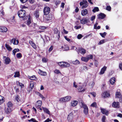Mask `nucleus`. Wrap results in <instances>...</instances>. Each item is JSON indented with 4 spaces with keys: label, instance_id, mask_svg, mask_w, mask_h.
Wrapping results in <instances>:
<instances>
[{
    "label": "nucleus",
    "instance_id": "1",
    "mask_svg": "<svg viewBox=\"0 0 122 122\" xmlns=\"http://www.w3.org/2000/svg\"><path fill=\"white\" fill-rule=\"evenodd\" d=\"M71 98V97L70 96H67L60 98L59 101L61 102H66L70 101Z\"/></svg>",
    "mask_w": 122,
    "mask_h": 122
},
{
    "label": "nucleus",
    "instance_id": "2",
    "mask_svg": "<svg viewBox=\"0 0 122 122\" xmlns=\"http://www.w3.org/2000/svg\"><path fill=\"white\" fill-rule=\"evenodd\" d=\"M26 15L25 11L23 9L20 10L18 12V15L20 18H23Z\"/></svg>",
    "mask_w": 122,
    "mask_h": 122
},
{
    "label": "nucleus",
    "instance_id": "3",
    "mask_svg": "<svg viewBox=\"0 0 122 122\" xmlns=\"http://www.w3.org/2000/svg\"><path fill=\"white\" fill-rule=\"evenodd\" d=\"M58 65L63 68L69 67L70 65L69 63L64 62H60L58 63Z\"/></svg>",
    "mask_w": 122,
    "mask_h": 122
},
{
    "label": "nucleus",
    "instance_id": "4",
    "mask_svg": "<svg viewBox=\"0 0 122 122\" xmlns=\"http://www.w3.org/2000/svg\"><path fill=\"white\" fill-rule=\"evenodd\" d=\"M81 103L82 107L84 109L83 110L84 113L86 115L87 114L88 112V109L86 105L84 103L82 102Z\"/></svg>",
    "mask_w": 122,
    "mask_h": 122
},
{
    "label": "nucleus",
    "instance_id": "5",
    "mask_svg": "<svg viewBox=\"0 0 122 122\" xmlns=\"http://www.w3.org/2000/svg\"><path fill=\"white\" fill-rule=\"evenodd\" d=\"M80 6H82L81 8L83 9L87 7L88 6L87 2L86 0H83L80 3Z\"/></svg>",
    "mask_w": 122,
    "mask_h": 122
},
{
    "label": "nucleus",
    "instance_id": "6",
    "mask_svg": "<svg viewBox=\"0 0 122 122\" xmlns=\"http://www.w3.org/2000/svg\"><path fill=\"white\" fill-rule=\"evenodd\" d=\"M50 12V8L47 6L44 7L43 9V12L44 15H47Z\"/></svg>",
    "mask_w": 122,
    "mask_h": 122
},
{
    "label": "nucleus",
    "instance_id": "7",
    "mask_svg": "<svg viewBox=\"0 0 122 122\" xmlns=\"http://www.w3.org/2000/svg\"><path fill=\"white\" fill-rule=\"evenodd\" d=\"M121 91L119 89L117 90L115 94V97L120 98L122 97V95L121 93Z\"/></svg>",
    "mask_w": 122,
    "mask_h": 122
},
{
    "label": "nucleus",
    "instance_id": "8",
    "mask_svg": "<svg viewBox=\"0 0 122 122\" xmlns=\"http://www.w3.org/2000/svg\"><path fill=\"white\" fill-rule=\"evenodd\" d=\"M53 31L54 32V34L55 35V36L57 37L58 36V39L60 38V32L59 31L57 28H55L53 29Z\"/></svg>",
    "mask_w": 122,
    "mask_h": 122
},
{
    "label": "nucleus",
    "instance_id": "9",
    "mask_svg": "<svg viewBox=\"0 0 122 122\" xmlns=\"http://www.w3.org/2000/svg\"><path fill=\"white\" fill-rule=\"evenodd\" d=\"M77 52L78 54L81 53L83 55L85 54L86 52L85 50L81 48H79Z\"/></svg>",
    "mask_w": 122,
    "mask_h": 122
},
{
    "label": "nucleus",
    "instance_id": "10",
    "mask_svg": "<svg viewBox=\"0 0 122 122\" xmlns=\"http://www.w3.org/2000/svg\"><path fill=\"white\" fill-rule=\"evenodd\" d=\"M10 41L11 43L13 42V43L14 45H17L19 42L18 39H17L15 38L13 39L12 40H10Z\"/></svg>",
    "mask_w": 122,
    "mask_h": 122
},
{
    "label": "nucleus",
    "instance_id": "11",
    "mask_svg": "<svg viewBox=\"0 0 122 122\" xmlns=\"http://www.w3.org/2000/svg\"><path fill=\"white\" fill-rule=\"evenodd\" d=\"M38 71V74L41 76H45L47 75V73L46 72L43 71L40 69H39Z\"/></svg>",
    "mask_w": 122,
    "mask_h": 122
},
{
    "label": "nucleus",
    "instance_id": "12",
    "mask_svg": "<svg viewBox=\"0 0 122 122\" xmlns=\"http://www.w3.org/2000/svg\"><path fill=\"white\" fill-rule=\"evenodd\" d=\"M4 61L5 62V63L6 64H9L10 62V58L8 57H6V56L4 57Z\"/></svg>",
    "mask_w": 122,
    "mask_h": 122
},
{
    "label": "nucleus",
    "instance_id": "13",
    "mask_svg": "<svg viewBox=\"0 0 122 122\" xmlns=\"http://www.w3.org/2000/svg\"><path fill=\"white\" fill-rule=\"evenodd\" d=\"M53 15L51 14H50L47 15L46 18V20L48 21H50L52 19Z\"/></svg>",
    "mask_w": 122,
    "mask_h": 122
},
{
    "label": "nucleus",
    "instance_id": "14",
    "mask_svg": "<svg viewBox=\"0 0 122 122\" xmlns=\"http://www.w3.org/2000/svg\"><path fill=\"white\" fill-rule=\"evenodd\" d=\"M88 13V11L86 9L82 10L81 11V15L83 16L86 15Z\"/></svg>",
    "mask_w": 122,
    "mask_h": 122
},
{
    "label": "nucleus",
    "instance_id": "15",
    "mask_svg": "<svg viewBox=\"0 0 122 122\" xmlns=\"http://www.w3.org/2000/svg\"><path fill=\"white\" fill-rule=\"evenodd\" d=\"M119 102H114L112 104V106L115 108H118L119 107Z\"/></svg>",
    "mask_w": 122,
    "mask_h": 122
},
{
    "label": "nucleus",
    "instance_id": "16",
    "mask_svg": "<svg viewBox=\"0 0 122 122\" xmlns=\"http://www.w3.org/2000/svg\"><path fill=\"white\" fill-rule=\"evenodd\" d=\"M7 30V28L5 27H0V31L2 32H6Z\"/></svg>",
    "mask_w": 122,
    "mask_h": 122
},
{
    "label": "nucleus",
    "instance_id": "17",
    "mask_svg": "<svg viewBox=\"0 0 122 122\" xmlns=\"http://www.w3.org/2000/svg\"><path fill=\"white\" fill-rule=\"evenodd\" d=\"M107 67L106 66H104L102 68L99 73L100 75H102L105 72V71L106 70Z\"/></svg>",
    "mask_w": 122,
    "mask_h": 122
},
{
    "label": "nucleus",
    "instance_id": "18",
    "mask_svg": "<svg viewBox=\"0 0 122 122\" xmlns=\"http://www.w3.org/2000/svg\"><path fill=\"white\" fill-rule=\"evenodd\" d=\"M101 112L103 114H104L106 115H107L109 114V111L105 109H101Z\"/></svg>",
    "mask_w": 122,
    "mask_h": 122
},
{
    "label": "nucleus",
    "instance_id": "19",
    "mask_svg": "<svg viewBox=\"0 0 122 122\" xmlns=\"http://www.w3.org/2000/svg\"><path fill=\"white\" fill-rule=\"evenodd\" d=\"M102 96L104 97H108L110 96V94L109 92H106L102 93Z\"/></svg>",
    "mask_w": 122,
    "mask_h": 122
},
{
    "label": "nucleus",
    "instance_id": "20",
    "mask_svg": "<svg viewBox=\"0 0 122 122\" xmlns=\"http://www.w3.org/2000/svg\"><path fill=\"white\" fill-rule=\"evenodd\" d=\"M7 105L8 108L12 110L13 108V104L11 102H9L7 103Z\"/></svg>",
    "mask_w": 122,
    "mask_h": 122
},
{
    "label": "nucleus",
    "instance_id": "21",
    "mask_svg": "<svg viewBox=\"0 0 122 122\" xmlns=\"http://www.w3.org/2000/svg\"><path fill=\"white\" fill-rule=\"evenodd\" d=\"M78 101L76 100H74L72 101L71 102V106H72L75 107L78 103Z\"/></svg>",
    "mask_w": 122,
    "mask_h": 122
},
{
    "label": "nucleus",
    "instance_id": "22",
    "mask_svg": "<svg viewBox=\"0 0 122 122\" xmlns=\"http://www.w3.org/2000/svg\"><path fill=\"white\" fill-rule=\"evenodd\" d=\"M105 15L102 13H101L99 14L98 16V18L99 19H104L105 17Z\"/></svg>",
    "mask_w": 122,
    "mask_h": 122
},
{
    "label": "nucleus",
    "instance_id": "23",
    "mask_svg": "<svg viewBox=\"0 0 122 122\" xmlns=\"http://www.w3.org/2000/svg\"><path fill=\"white\" fill-rule=\"evenodd\" d=\"M12 111V110L8 108H5V112L7 114H9Z\"/></svg>",
    "mask_w": 122,
    "mask_h": 122
},
{
    "label": "nucleus",
    "instance_id": "24",
    "mask_svg": "<svg viewBox=\"0 0 122 122\" xmlns=\"http://www.w3.org/2000/svg\"><path fill=\"white\" fill-rule=\"evenodd\" d=\"M29 42L34 49H36V46L35 44L33 41H29Z\"/></svg>",
    "mask_w": 122,
    "mask_h": 122
},
{
    "label": "nucleus",
    "instance_id": "25",
    "mask_svg": "<svg viewBox=\"0 0 122 122\" xmlns=\"http://www.w3.org/2000/svg\"><path fill=\"white\" fill-rule=\"evenodd\" d=\"M42 104V102L41 101H38L37 102L36 104V106L38 108H39L41 106Z\"/></svg>",
    "mask_w": 122,
    "mask_h": 122
},
{
    "label": "nucleus",
    "instance_id": "26",
    "mask_svg": "<svg viewBox=\"0 0 122 122\" xmlns=\"http://www.w3.org/2000/svg\"><path fill=\"white\" fill-rule=\"evenodd\" d=\"M61 48L63 50L65 51H67L69 50V48L68 46L67 45L62 46Z\"/></svg>",
    "mask_w": 122,
    "mask_h": 122
},
{
    "label": "nucleus",
    "instance_id": "27",
    "mask_svg": "<svg viewBox=\"0 0 122 122\" xmlns=\"http://www.w3.org/2000/svg\"><path fill=\"white\" fill-rule=\"evenodd\" d=\"M34 15L36 19L38 18L39 16V11L36 10L34 11Z\"/></svg>",
    "mask_w": 122,
    "mask_h": 122
},
{
    "label": "nucleus",
    "instance_id": "28",
    "mask_svg": "<svg viewBox=\"0 0 122 122\" xmlns=\"http://www.w3.org/2000/svg\"><path fill=\"white\" fill-rule=\"evenodd\" d=\"M115 81V79L114 77L111 78L110 80V83L112 85L113 84Z\"/></svg>",
    "mask_w": 122,
    "mask_h": 122
},
{
    "label": "nucleus",
    "instance_id": "29",
    "mask_svg": "<svg viewBox=\"0 0 122 122\" xmlns=\"http://www.w3.org/2000/svg\"><path fill=\"white\" fill-rule=\"evenodd\" d=\"M81 60L82 61L87 62L89 60V59L87 57H82L81 58Z\"/></svg>",
    "mask_w": 122,
    "mask_h": 122
},
{
    "label": "nucleus",
    "instance_id": "30",
    "mask_svg": "<svg viewBox=\"0 0 122 122\" xmlns=\"http://www.w3.org/2000/svg\"><path fill=\"white\" fill-rule=\"evenodd\" d=\"M42 108L44 112L47 114H50V112L47 108L43 107H42Z\"/></svg>",
    "mask_w": 122,
    "mask_h": 122
},
{
    "label": "nucleus",
    "instance_id": "31",
    "mask_svg": "<svg viewBox=\"0 0 122 122\" xmlns=\"http://www.w3.org/2000/svg\"><path fill=\"white\" fill-rule=\"evenodd\" d=\"M80 21L81 24H84L87 22V20L86 19L84 18L81 20Z\"/></svg>",
    "mask_w": 122,
    "mask_h": 122
},
{
    "label": "nucleus",
    "instance_id": "32",
    "mask_svg": "<svg viewBox=\"0 0 122 122\" xmlns=\"http://www.w3.org/2000/svg\"><path fill=\"white\" fill-rule=\"evenodd\" d=\"M16 84L20 86L21 88H23L24 86V84L21 83L20 82L18 81H17L16 82Z\"/></svg>",
    "mask_w": 122,
    "mask_h": 122
},
{
    "label": "nucleus",
    "instance_id": "33",
    "mask_svg": "<svg viewBox=\"0 0 122 122\" xmlns=\"http://www.w3.org/2000/svg\"><path fill=\"white\" fill-rule=\"evenodd\" d=\"M30 17L28 18V20H27L26 24L29 26H30V24L31 23V20L30 18Z\"/></svg>",
    "mask_w": 122,
    "mask_h": 122
},
{
    "label": "nucleus",
    "instance_id": "34",
    "mask_svg": "<svg viewBox=\"0 0 122 122\" xmlns=\"http://www.w3.org/2000/svg\"><path fill=\"white\" fill-rule=\"evenodd\" d=\"M20 76V73L19 71H16L15 73L14 77H19Z\"/></svg>",
    "mask_w": 122,
    "mask_h": 122
},
{
    "label": "nucleus",
    "instance_id": "35",
    "mask_svg": "<svg viewBox=\"0 0 122 122\" xmlns=\"http://www.w3.org/2000/svg\"><path fill=\"white\" fill-rule=\"evenodd\" d=\"M34 83L33 82H31L30 84L29 89L31 91L34 87Z\"/></svg>",
    "mask_w": 122,
    "mask_h": 122
},
{
    "label": "nucleus",
    "instance_id": "36",
    "mask_svg": "<svg viewBox=\"0 0 122 122\" xmlns=\"http://www.w3.org/2000/svg\"><path fill=\"white\" fill-rule=\"evenodd\" d=\"M82 87L81 86H79L78 88V91L79 92H83L85 91V89L82 90Z\"/></svg>",
    "mask_w": 122,
    "mask_h": 122
},
{
    "label": "nucleus",
    "instance_id": "37",
    "mask_svg": "<svg viewBox=\"0 0 122 122\" xmlns=\"http://www.w3.org/2000/svg\"><path fill=\"white\" fill-rule=\"evenodd\" d=\"M5 47L9 51H11L12 50V48L8 45L5 44Z\"/></svg>",
    "mask_w": 122,
    "mask_h": 122
},
{
    "label": "nucleus",
    "instance_id": "38",
    "mask_svg": "<svg viewBox=\"0 0 122 122\" xmlns=\"http://www.w3.org/2000/svg\"><path fill=\"white\" fill-rule=\"evenodd\" d=\"M4 97L0 96V105L2 104L4 102Z\"/></svg>",
    "mask_w": 122,
    "mask_h": 122
},
{
    "label": "nucleus",
    "instance_id": "39",
    "mask_svg": "<svg viewBox=\"0 0 122 122\" xmlns=\"http://www.w3.org/2000/svg\"><path fill=\"white\" fill-rule=\"evenodd\" d=\"M99 10L98 8L97 7H95L92 10V11L94 13L95 12H97Z\"/></svg>",
    "mask_w": 122,
    "mask_h": 122
},
{
    "label": "nucleus",
    "instance_id": "40",
    "mask_svg": "<svg viewBox=\"0 0 122 122\" xmlns=\"http://www.w3.org/2000/svg\"><path fill=\"white\" fill-rule=\"evenodd\" d=\"M48 59L45 57H43L42 58V61L43 63H46L47 62Z\"/></svg>",
    "mask_w": 122,
    "mask_h": 122
},
{
    "label": "nucleus",
    "instance_id": "41",
    "mask_svg": "<svg viewBox=\"0 0 122 122\" xmlns=\"http://www.w3.org/2000/svg\"><path fill=\"white\" fill-rule=\"evenodd\" d=\"M30 79L31 80H37V78L35 76H30Z\"/></svg>",
    "mask_w": 122,
    "mask_h": 122
},
{
    "label": "nucleus",
    "instance_id": "42",
    "mask_svg": "<svg viewBox=\"0 0 122 122\" xmlns=\"http://www.w3.org/2000/svg\"><path fill=\"white\" fill-rule=\"evenodd\" d=\"M100 34L102 37L105 38V36L107 34V33L105 32L103 33H100Z\"/></svg>",
    "mask_w": 122,
    "mask_h": 122
},
{
    "label": "nucleus",
    "instance_id": "43",
    "mask_svg": "<svg viewBox=\"0 0 122 122\" xmlns=\"http://www.w3.org/2000/svg\"><path fill=\"white\" fill-rule=\"evenodd\" d=\"M91 106L93 107L97 108V103L96 102H94L92 103L91 105Z\"/></svg>",
    "mask_w": 122,
    "mask_h": 122
},
{
    "label": "nucleus",
    "instance_id": "44",
    "mask_svg": "<svg viewBox=\"0 0 122 122\" xmlns=\"http://www.w3.org/2000/svg\"><path fill=\"white\" fill-rule=\"evenodd\" d=\"M17 57L18 58H20L22 57V54L20 53H17L16 55Z\"/></svg>",
    "mask_w": 122,
    "mask_h": 122
},
{
    "label": "nucleus",
    "instance_id": "45",
    "mask_svg": "<svg viewBox=\"0 0 122 122\" xmlns=\"http://www.w3.org/2000/svg\"><path fill=\"white\" fill-rule=\"evenodd\" d=\"M79 63V61L77 60H76L75 61H72V63L74 64H78Z\"/></svg>",
    "mask_w": 122,
    "mask_h": 122
},
{
    "label": "nucleus",
    "instance_id": "46",
    "mask_svg": "<svg viewBox=\"0 0 122 122\" xmlns=\"http://www.w3.org/2000/svg\"><path fill=\"white\" fill-rule=\"evenodd\" d=\"M15 99L17 102H19L20 100L19 96L18 95H17L15 97Z\"/></svg>",
    "mask_w": 122,
    "mask_h": 122
},
{
    "label": "nucleus",
    "instance_id": "47",
    "mask_svg": "<svg viewBox=\"0 0 122 122\" xmlns=\"http://www.w3.org/2000/svg\"><path fill=\"white\" fill-rule=\"evenodd\" d=\"M105 42V41L104 40H102L100 41L98 44L99 45H100L103 44Z\"/></svg>",
    "mask_w": 122,
    "mask_h": 122
},
{
    "label": "nucleus",
    "instance_id": "48",
    "mask_svg": "<svg viewBox=\"0 0 122 122\" xmlns=\"http://www.w3.org/2000/svg\"><path fill=\"white\" fill-rule=\"evenodd\" d=\"M60 1L59 0H56L55 1V4L56 5H58L60 3Z\"/></svg>",
    "mask_w": 122,
    "mask_h": 122
},
{
    "label": "nucleus",
    "instance_id": "49",
    "mask_svg": "<svg viewBox=\"0 0 122 122\" xmlns=\"http://www.w3.org/2000/svg\"><path fill=\"white\" fill-rule=\"evenodd\" d=\"M54 72L55 73L57 74L61 73L60 72V71L59 70L57 69H56L55 70V71H54Z\"/></svg>",
    "mask_w": 122,
    "mask_h": 122
},
{
    "label": "nucleus",
    "instance_id": "50",
    "mask_svg": "<svg viewBox=\"0 0 122 122\" xmlns=\"http://www.w3.org/2000/svg\"><path fill=\"white\" fill-rule=\"evenodd\" d=\"M81 68L82 69L86 71H87L88 70L87 67L86 66H84Z\"/></svg>",
    "mask_w": 122,
    "mask_h": 122
},
{
    "label": "nucleus",
    "instance_id": "51",
    "mask_svg": "<svg viewBox=\"0 0 122 122\" xmlns=\"http://www.w3.org/2000/svg\"><path fill=\"white\" fill-rule=\"evenodd\" d=\"M111 7L109 5H107L106 8V10L109 11H110L111 10Z\"/></svg>",
    "mask_w": 122,
    "mask_h": 122
},
{
    "label": "nucleus",
    "instance_id": "52",
    "mask_svg": "<svg viewBox=\"0 0 122 122\" xmlns=\"http://www.w3.org/2000/svg\"><path fill=\"white\" fill-rule=\"evenodd\" d=\"M87 58L89 59V60L90 59H92L93 58V56L92 55H89L87 56Z\"/></svg>",
    "mask_w": 122,
    "mask_h": 122
},
{
    "label": "nucleus",
    "instance_id": "53",
    "mask_svg": "<svg viewBox=\"0 0 122 122\" xmlns=\"http://www.w3.org/2000/svg\"><path fill=\"white\" fill-rule=\"evenodd\" d=\"M106 119V117L105 116H102V121L103 122H105V120Z\"/></svg>",
    "mask_w": 122,
    "mask_h": 122
},
{
    "label": "nucleus",
    "instance_id": "54",
    "mask_svg": "<svg viewBox=\"0 0 122 122\" xmlns=\"http://www.w3.org/2000/svg\"><path fill=\"white\" fill-rule=\"evenodd\" d=\"M46 27L43 26H40L39 27V28L41 30H44L46 29Z\"/></svg>",
    "mask_w": 122,
    "mask_h": 122
},
{
    "label": "nucleus",
    "instance_id": "55",
    "mask_svg": "<svg viewBox=\"0 0 122 122\" xmlns=\"http://www.w3.org/2000/svg\"><path fill=\"white\" fill-rule=\"evenodd\" d=\"M82 36H83L82 35H81V34H79L77 36V38L78 39H80L82 37Z\"/></svg>",
    "mask_w": 122,
    "mask_h": 122
},
{
    "label": "nucleus",
    "instance_id": "56",
    "mask_svg": "<svg viewBox=\"0 0 122 122\" xmlns=\"http://www.w3.org/2000/svg\"><path fill=\"white\" fill-rule=\"evenodd\" d=\"M71 49L72 50H76L77 51V50L76 47L74 46H72L71 47Z\"/></svg>",
    "mask_w": 122,
    "mask_h": 122
},
{
    "label": "nucleus",
    "instance_id": "57",
    "mask_svg": "<svg viewBox=\"0 0 122 122\" xmlns=\"http://www.w3.org/2000/svg\"><path fill=\"white\" fill-rule=\"evenodd\" d=\"M28 121L29 122H30L32 121L33 122H36V120L34 118H32L30 120H29Z\"/></svg>",
    "mask_w": 122,
    "mask_h": 122
},
{
    "label": "nucleus",
    "instance_id": "58",
    "mask_svg": "<svg viewBox=\"0 0 122 122\" xmlns=\"http://www.w3.org/2000/svg\"><path fill=\"white\" fill-rule=\"evenodd\" d=\"M17 52V50H16V49H14L13 51V53L14 55L15 56V54Z\"/></svg>",
    "mask_w": 122,
    "mask_h": 122
},
{
    "label": "nucleus",
    "instance_id": "59",
    "mask_svg": "<svg viewBox=\"0 0 122 122\" xmlns=\"http://www.w3.org/2000/svg\"><path fill=\"white\" fill-rule=\"evenodd\" d=\"M72 113H71L70 114L68 115V117H67V119L68 120H69V119H70V118L72 117Z\"/></svg>",
    "mask_w": 122,
    "mask_h": 122
},
{
    "label": "nucleus",
    "instance_id": "60",
    "mask_svg": "<svg viewBox=\"0 0 122 122\" xmlns=\"http://www.w3.org/2000/svg\"><path fill=\"white\" fill-rule=\"evenodd\" d=\"M53 46H51L50 48H49V52H50L52 50H53Z\"/></svg>",
    "mask_w": 122,
    "mask_h": 122
},
{
    "label": "nucleus",
    "instance_id": "61",
    "mask_svg": "<svg viewBox=\"0 0 122 122\" xmlns=\"http://www.w3.org/2000/svg\"><path fill=\"white\" fill-rule=\"evenodd\" d=\"M73 86L76 88L77 87V85L76 84V83L75 81L74 82Z\"/></svg>",
    "mask_w": 122,
    "mask_h": 122
},
{
    "label": "nucleus",
    "instance_id": "62",
    "mask_svg": "<svg viewBox=\"0 0 122 122\" xmlns=\"http://www.w3.org/2000/svg\"><path fill=\"white\" fill-rule=\"evenodd\" d=\"M39 96L42 99L45 98V97L43 96L41 93H39Z\"/></svg>",
    "mask_w": 122,
    "mask_h": 122
},
{
    "label": "nucleus",
    "instance_id": "63",
    "mask_svg": "<svg viewBox=\"0 0 122 122\" xmlns=\"http://www.w3.org/2000/svg\"><path fill=\"white\" fill-rule=\"evenodd\" d=\"M91 95L94 97H95L96 95V94L94 92H92L91 93Z\"/></svg>",
    "mask_w": 122,
    "mask_h": 122
},
{
    "label": "nucleus",
    "instance_id": "64",
    "mask_svg": "<svg viewBox=\"0 0 122 122\" xmlns=\"http://www.w3.org/2000/svg\"><path fill=\"white\" fill-rule=\"evenodd\" d=\"M119 67L120 69L122 70V63H120L119 64Z\"/></svg>",
    "mask_w": 122,
    "mask_h": 122
}]
</instances>
